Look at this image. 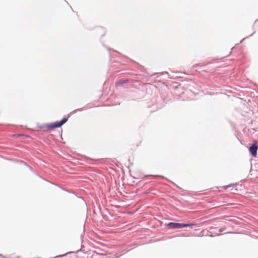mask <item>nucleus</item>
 <instances>
[{
  "instance_id": "obj_6",
  "label": "nucleus",
  "mask_w": 258,
  "mask_h": 258,
  "mask_svg": "<svg viewBox=\"0 0 258 258\" xmlns=\"http://www.w3.org/2000/svg\"><path fill=\"white\" fill-rule=\"evenodd\" d=\"M99 29L102 31H104V30L102 28H100Z\"/></svg>"
},
{
  "instance_id": "obj_4",
  "label": "nucleus",
  "mask_w": 258,
  "mask_h": 258,
  "mask_svg": "<svg viewBox=\"0 0 258 258\" xmlns=\"http://www.w3.org/2000/svg\"><path fill=\"white\" fill-rule=\"evenodd\" d=\"M129 82V80L125 79V80H119L117 81L115 83V86L116 87H119L121 85H122L124 84L127 83Z\"/></svg>"
},
{
  "instance_id": "obj_7",
  "label": "nucleus",
  "mask_w": 258,
  "mask_h": 258,
  "mask_svg": "<svg viewBox=\"0 0 258 258\" xmlns=\"http://www.w3.org/2000/svg\"><path fill=\"white\" fill-rule=\"evenodd\" d=\"M64 255H58V256H57L56 257H60V256H63Z\"/></svg>"
},
{
  "instance_id": "obj_3",
  "label": "nucleus",
  "mask_w": 258,
  "mask_h": 258,
  "mask_svg": "<svg viewBox=\"0 0 258 258\" xmlns=\"http://www.w3.org/2000/svg\"><path fill=\"white\" fill-rule=\"evenodd\" d=\"M258 150V145L257 143L255 142L249 148V151L251 155L253 157H256L257 155V151Z\"/></svg>"
},
{
  "instance_id": "obj_5",
  "label": "nucleus",
  "mask_w": 258,
  "mask_h": 258,
  "mask_svg": "<svg viewBox=\"0 0 258 258\" xmlns=\"http://www.w3.org/2000/svg\"><path fill=\"white\" fill-rule=\"evenodd\" d=\"M230 185H226L225 186V188L227 189L228 187H230Z\"/></svg>"
},
{
  "instance_id": "obj_1",
  "label": "nucleus",
  "mask_w": 258,
  "mask_h": 258,
  "mask_svg": "<svg viewBox=\"0 0 258 258\" xmlns=\"http://www.w3.org/2000/svg\"><path fill=\"white\" fill-rule=\"evenodd\" d=\"M195 224L194 223L184 224L179 223L170 222L168 224V226L172 229H180L184 227H190L194 226Z\"/></svg>"
},
{
  "instance_id": "obj_2",
  "label": "nucleus",
  "mask_w": 258,
  "mask_h": 258,
  "mask_svg": "<svg viewBox=\"0 0 258 258\" xmlns=\"http://www.w3.org/2000/svg\"><path fill=\"white\" fill-rule=\"evenodd\" d=\"M68 121V118H63L59 121H55L54 122H52L50 124H49L47 125V127L51 128H58L61 127L63 124H64Z\"/></svg>"
}]
</instances>
